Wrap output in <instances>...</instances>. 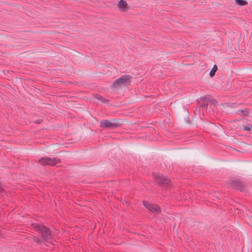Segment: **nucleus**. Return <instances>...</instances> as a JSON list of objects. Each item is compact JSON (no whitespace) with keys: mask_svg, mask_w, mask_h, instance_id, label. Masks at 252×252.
Segmentation results:
<instances>
[{"mask_svg":"<svg viewBox=\"0 0 252 252\" xmlns=\"http://www.w3.org/2000/svg\"><path fill=\"white\" fill-rule=\"evenodd\" d=\"M33 225L39 233L44 242L51 243L53 239L51 231L48 227L38 223H33Z\"/></svg>","mask_w":252,"mask_h":252,"instance_id":"obj_1","label":"nucleus"},{"mask_svg":"<svg viewBox=\"0 0 252 252\" xmlns=\"http://www.w3.org/2000/svg\"><path fill=\"white\" fill-rule=\"evenodd\" d=\"M132 76L129 75H124L121 77L114 81L111 87L112 88H118L121 86H128L131 84L130 79Z\"/></svg>","mask_w":252,"mask_h":252,"instance_id":"obj_2","label":"nucleus"},{"mask_svg":"<svg viewBox=\"0 0 252 252\" xmlns=\"http://www.w3.org/2000/svg\"><path fill=\"white\" fill-rule=\"evenodd\" d=\"M38 162L43 166L47 165L55 166L57 164L61 163V160L57 157L51 158L48 157H43L38 159Z\"/></svg>","mask_w":252,"mask_h":252,"instance_id":"obj_3","label":"nucleus"},{"mask_svg":"<svg viewBox=\"0 0 252 252\" xmlns=\"http://www.w3.org/2000/svg\"><path fill=\"white\" fill-rule=\"evenodd\" d=\"M122 123L120 119H114L112 122L108 120H103L100 123V126L103 128L113 129L120 127Z\"/></svg>","mask_w":252,"mask_h":252,"instance_id":"obj_4","label":"nucleus"},{"mask_svg":"<svg viewBox=\"0 0 252 252\" xmlns=\"http://www.w3.org/2000/svg\"><path fill=\"white\" fill-rule=\"evenodd\" d=\"M155 180L159 186L161 187H168L170 185V180L161 174L154 175Z\"/></svg>","mask_w":252,"mask_h":252,"instance_id":"obj_5","label":"nucleus"},{"mask_svg":"<svg viewBox=\"0 0 252 252\" xmlns=\"http://www.w3.org/2000/svg\"><path fill=\"white\" fill-rule=\"evenodd\" d=\"M228 183L234 189L240 190L241 191H243L244 189V186L242 184V183L237 180H230Z\"/></svg>","mask_w":252,"mask_h":252,"instance_id":"obj_6","label":"nucleus"},{"mask_svg":"<svg viewBox=\"0 0 252 252\" xmlns=\"http://www.w3.org/2000/svg\"><path fill=\"white\" fill-rule=\"evenodd\" d=\"M210 97L204 96L200 98V100L198 101V104L202 109H205L207 108L208 102L210 101Z\"/></svg>","mask_w":252,"mask_h":252,"instance_id":"obj_7","label":"nucleus"},{"mask_svg":"<svg viewBox=\"0 0 252 252\" xmlns=\"http://www.w3.org/2000/svg\"><path fill=\"white\" fill-rule=\"evenodd\" d=\"M118 7L122 11H126L128 10L127 3L126 0H120L117 4Z\"/></svg>","mask_w":252,"mask_h":252,"instance_id":"obj_8","label":"nucleus"},{"mask_svg":"<svg viewBox=\"0 0 252 252\" xmlns=\"http://www.w3.org/2000/svg\"><path fill=\"white\" fill-rule=\"evenodd\" d=\"M149 210L152 213L156 214H159L161 212L160 208L158 205L154 204H152L149 208Z\"/></svg>","mask_w":252,"mask_h":252,"instance_id":"obj_9","label":"nucleus"},{"mask_svg":"<svg viewBox=\"0 0 252 252\" xmlns=\"http://www.w3.org/2000/svg\"><path fill=\"white\" fill-rule=\"evenodd\" d=\"M236 113L239 115H243L245 116H249V111L247 109L238 110Z\"/></svg>","mask_w":252,"mask_h":252,"instance_id":"obj_10","label":"nucleus"},{"mask_svg":"<svg viewBox=\"0 0 252 252\" xmlns=\"http://www.w3.org/2000/svg\"><path fill=\"white\" fill-rule=\"evenodd\" d=\"M94 97L96 99L100 100L102 102L104 103H108L109 101L108 99H107L106 98L103 97V96L100 95L98 94H95Z\"/></svg>","mask_w":252,"mask_h":252,"instance_id":"obj_11","label":"nucleus"},{"mask_svg":"<svg viewBox=\"0 0 252 252\" xmlns=\"http://www.w3.org/2000/svg\"><path fill=\"white\" fill-rule=\"evenodd\" d=\"M32 239L34 242L38 244L41 245L42 244H44L45 243L44 240H43V239H42V238H39L38 236H34Z\"/></svg>","mask_w":252,"mask_h":252,"instance_id":"obj_12","label":"nucleus"},{"mask_svg":"<svg viewBox=\"0 0 252 252\" xmlns=\"http://www.w3.org/2000/svg\"><path fill=\"white\" fill-rule=\"evenodd\" d=\"M217 65L216 64H214L209 73V75L211 77H213L215 76V73L217 71Z\"/></svg>","mask_w":252,"mask_h":252,"instance_id":"obj_13","label":"nucleus"},{"mask_svg":"<svg viewBox=\"0 0 252 252\" xmlns=\"http://www.w3.org/2000/svg\"><path fill=\"white\" fill-rule=\"evenodd\" d=\"M235 3L240 6H244L248 4V2L245 0H235Z\"/></svg>","mask_w":252,"mask_h":252,"instance_id":"obj_14","label":"nucleus"},{"mask_svg":"<svg viewBox=\"0 0 252 252\" xmlns=\"http://www.w3.org/2000/svg\"><path fill=\"white\" fill-rule=\"evenodd\" d=\"M143 205L148 210H149L150 207H151V205H152V203H150L149 202L147 201H143Z\"/></svg>","mask_w":252,"mask_h":252,"instance_id":"obj_15","label":"nucleus"},{"mask_svg":"<svg viewBox=\"0 0 252 252\" xmlns=\"http://www.w3.org/2000/svg\"><path fill=\"white\" fill-rule=\"evenodd\" d=\"M4 185L0 181V194L4 191Z\"/></svg>","mask_w":252,"mask_h":252,"instance_id":"obj_16","label":"nucleus"},{"mask_svg":"<svg viewBox=\"0 0 252 252\" xmlns=\"http://www.w3.org/2000/svg\"><path fill=\"white\" fill-rule=\"evenodd\" d=\"M252 128V126L250 124L245 125L243 127V129L246 131H250Z\"/></svg>","mask_w":252,"mask_h":252,"instance_id":"obj_17","label":"nucleus"},{"mask_svg":"<svg viewBox=\"0 0 252 252\" xmlns=\"http://www.w3.org/2000/svg\"><path fill=\"white\" fill-rule=\"evenodd\" d=\"M42 121L41 119H38L34 121V123L37 124H39Z\"/></svg>","mask_w":252,"mask_h":252,"instance_id":"obj_18","label":"nucleus"}]
</instances>
